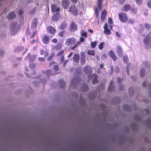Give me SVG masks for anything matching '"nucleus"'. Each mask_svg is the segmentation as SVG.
I'll use <instances>...</instances> for the list:
<instances>
[{
	"mask_svg": "<svg viewBox=\"0 0 151 151\" xmlns=\"http://www.w3.org/2000/svg\"><path fill=\"white\" fill-rule=\"evenodd\" d=\"M76 41L74 38H69L66 40L65 44L67 46H71L74 44Z\"/></svg>",
	"mask_w": 151,
	"mask_h": 151,
	"instance_id": "f257e3e1",
	"label": "nucleus"
},
{
	"mask_svg": "<svg viewBox=\"0 0 151 151\" xmlns=\"http://www.w3.org/2000/svg\"><path fill=\"white\" fill-rule=\"evenodd\" d=\"M69 11L75 16L78 15L77 9L76 6L74 5L71 6L69 8Z\"/></svg>",
	"mask_w": 151,
	"mask_h": 151,
	"instance_id": "f03ea898",
	"label": "nucleus"
},
{
	"mask_svg": "<svg viewBox=\"0 0 151 151\" xmlns=\"http://www.w3.org/2000/svg\"><path fill=\"white\" fill-rule=\"evenodd\" d=\"M119 18L122 22H125L127 20V17L125 13H121L119 14Z\"/></svg>",
	"mask_w": 151,
	"mask_h": 151,
	"instance_id": "7ed1b4c3",
	"label": "nucleus"
},
{
	"mask_svg": "<svg viewBox=\"0 0 151 151\" xmlns=\"http://www.w3.org/2000/svg\"><path fill=\"white\" fill-rule=\"evenodd\" d=\"M62 4L63 7L64 9H67L69 5V2L68 0H63Z\"/></svg>",
	"mask_w": 151,
	"mask_h": 151,
	"instance_id": "20e7f679",
	"label": "nucleus"
},
{
	"mask_svg": "<svg viewBox=\"0 0 151 151\" xmlns=\"http://www.w3.org/2000/svg\"><path fill=\"white\" fill-rule=\"evenodd\" d=\"M51 8L52 11L53 12H57L60 11L59 8L57 7L55 5H52L51 6Z\"/></svg>",
	"mask_w": 151,
	"mask_h": 151,
	"instance_id": "39448f33",
	"label": "nucleus"
},
{
	"mask_svg": "<svg viewBox=\"0 0 151 151\" xmlns=\"http://www.w3.org/2000/svg\"><path fill=\"white\" fill-rule=\"evenodd\" d=\"M47 30L50 33L53 34L55 32L56 30L55 28L52 26H49L47 27Z\"/></svg>",
	"mask_w": 151,
	"mask_h": 151,
	"instance_id": "423d86ee",
	"label": "nucleus"
},
{
	"mask_svg": "<svg viewBox=\"0 0 151 151\" xmlns=\"http://www.w3.org/2000/svg\"><path fill=\"white\" fill-rule=\"evenodd\" d=\"M84 72L87 74L91 73V68L88 66H86L84 68Z\"/></svg>",
	"mask_w": 151,
	"mask_h": 151,
	"instance_id": "0eeeda50",
	"label": "nucleus"
},
{
	"mask_svg": "<svg viewBox=\"0 0 151 151\" xmlns=\"http://www.w3.org/2000/svg\"><path fill=\"white\" fill-rule=\"evenodd\" d=\"M107 12L106 11L104 10L101 13V19L102 21H103L105 19L106 15Z\"/></svg>",
	"mask_w": 151,
	"mask_h": 151,
	"instance_id": "6e6552de",
	"label": "nucleus"
},
{
	"mask_svg": "<svg viewBox=\"0 0 151 151\" xmlns=\"http://www.w3.org/2000/svg\"><path fill=\"white\" fill-rule=\"evenodd\" d=\"M42 40L44 43H47L49 41V37L47 35L44 36L42 38Z\"/></svg>",
	"mask_w": 151,
	"mask_h": 151,
	"instance_id": "1a4fd4ad",
	"label": "nucleus"
},
{
	"mask_svg": "<svg viewBox=\"0 0 151 151\" xmlns=\"http://www.w3.org/2000/svg\"><path fill=\"white\" fill-rule=\"evenodd\" d=\"M77 29L76 25L74 22H72L71 24L70 30L71 31H74Z\"/></svg>",
	"mask_w": 151,
	"mask_h": 151,
	"instance_id": "9d476101",
	"label": "nucleus"
},
{
	"mask_svg": "<svg viewBox=\"0 0 151 151\" xmlns=\"http://www.w3.org/2000/svg\"><path fill=\"white\" fill-rule=\"evenodd\" d=\"M79 56L78 54H75L74 55L73 57V59L74 62L76 63L78 62L79 61Z\"/></svg>",
	"mask_w": 151,
	"mask_h": 151,
	"instance_id": "9b49d317",
	"label": "nucleus"
},
{
	"mask_svg": "<svg viewBox=\"0 0 151 151\" xmlns=\"http://www.w3.org/2000/svg\"><path fill=\"white\" fill-rule=\"evenodd\" d=\"M16 17L15 13L13 12L10 13L8 15L7 17L9 19H12Z\"/></svg>",
	"mask_w": 151,
	"mask_h": 151,
	"instance_id": "f8f14e48",
	"label": "nucleus"
},
{
	"mask_svg": "<svg viewBox=\"0 0 151 151\" xmlns=\"http://www.w3.org/2000/svg\"><path fill=\"white\" fill-rule=\"evenodd\" d=\"M109 54L110 56L114 60H117V58L113 51H110Z\"/></svg>",
	"mask_w": 151,
	"mask_h": 151,
	"instance_id": "ddd939ff",
	"label": "nucleus"
},
{
	"mask_svg": "<svg viewBox=\"0 0 151 151\" xmlns=\"http://www.w3.org/2000/svg\"><path fill=\"white\" fill-rule=\"evenodd\" d=\"M66 26L67 24L66 22H63L61 23V25L60 27V28L61 29H63L66 27Z\"/></svg>",
	"mask_w": 151,
	"mask_h": 151,
	"instance_id": "4468645a",
	"label": "nucleus"
},
{
	"mask_svg": "<svg viewBox=\"0 0 151 151\" xmlns=\"http://www.w3.org/2000/svg\"><path fill=\"white\" fill-rule=\"evenodd\" d=\"M37 22V20L36 18L34 19L32 22V26L34 27H36Z\"/></svg>",
	"mask_w": 151,
	"mask_h": 151,
	"instance_id": "2eb2a0df",
	"label": "nucleus"
},
{
	"mask_svg": "<svg viewBox=\"0 0 151 151\" xmlns=\"http://www.w3.org/2000/svg\"><path fill=\"white\" fill-rule=\"evenodd\" d=\"M130 9L131 7L129 4L125 5L124 6V9L125 11H127L129 10Z\"/></svg>",
	"mask_w": 151,
	"mask_h": 151,
	"instance_id": "dca6fc26",
	"label": "nucleus"
},
{
	"mask_svg": "<svg viewBox=\"0 0 151 151\" xmlns=\"http://www.w3.org/2000/svg\"><path fill=\"white\" fill-rule=\"evenodd\" d=\"M86 62L85 57L84 56L82 55L81 59V64L83 65L85 64Z\"/></svg>",
	"mask_w": 151,
	"mask_h": 151,
	"instance_id": "f3484780",
	"label": "nucleus"
},
{
	"mask_svg": "<svg viewBox=\"0 0 151 151\" xmlns=\"http://www.w3.org/2000/svg\"><path fill=\"white\" fill-rule=\"evenodd\" d=\"M104 32L105 34L107 35H109L111 34V32L110 30L109 29H105Z\"/></svg>",
	"mask_w": 151,
	"mask_h": 151,
	"instance_id": "a211bd4d",
	"label": "nucleus"
},
{
	"mask_svg": "<svg viewBox=\"0 0 151 151\" xmlns=\"http://www.w3.org/2000/svg\"><path fill=\"white\" fill-rule=\"evenodd\" d=\"M105 44L104 42H101L99 45V48L100 50H102L103 48L104 45Z\"/></svg>",
	"mask_w": 151,
	"mask_h": 151,
	"instance_id": "6ab92c4d",
	"label": "nucleus"
},
{
	"mask_svg": "<svg viewBox=\"0 0 151 151\" xmlns=\"http://www.w3.org/2000/svg\"><path fill=\"white\" fill-rule=\"evenodd\" d=\"M58 14H55L52 17V19L54 21H56L58 20Z\"/></svg>",
	"mask_w": 151,
	"mask_h": 151,
	"instance_id": "aec40b11",
	"label": "nucleus"
},
{
	"mask_svg": "<svg viewBox=\"0 0 151 151\" xmlns=\"http://www.w3.org/2000/svg\"><path fill=\"white\" fill-rule=\"evenodd\" d=\"M87 53L88 55H90L92 56H93L95 55V52L93 50H88L87 52Z\"/></svg>",
	"mask_w": 151,
	"mask_h": 151,
	"instance_id": "412c9836",
	"label": "nucleus"
},
{
	"mask_svg": "<svg viewBox=\"0 0 151 151\" xmlns=\"http://www.w3.org/2000/svg\"><path fill=\"white\" fill-rule=\"evenodd\" d=\"M97 43V42L96 41L91 42V47L93 48H95L96 45Z\"/></svg>",
	"mask_w": 151,
	"mask_h": 151,
	"instance_id": "4be33fe9",
	"label": "nucleus"
},
{
	"mask_svg": "<svg viewBox=\"0 0 151 151\" xmlns=\"http://www.w3.org/2000/svg\"><path fill=\"white\" fill-rule=\"evenodd\" d=\"M101 0H98V6L99 9L100 10H101Z\"/></svg>",
	"mask_w": 151,
	"mask_h": 151,
	"instance_id": "5701e85b",
	"label": "nucleus"
},
{
	"mask_svg": "<svg viewBox=\"0 0 151 151\" xmlns=\"http://www.w3.org/2000/svg\"><path fill=\"white\" fill-rule=\"evenodd\" d=\"M54 54H52L50 56H49L47 59L48 61L50 60L53 57Z\"/></svg>",
	"mask_w": 151,
	"mask_h": 151,
	"instance_id": "b1692460",
	"label": "nucleus"
},
{
	"mask_svg": "<svg viewBox=\"0 0 151 151\" xmlns=\"http://www.w3.org/2000/svg\"><path fill=\"white\" fill-rule=\"evenodd\" d=\"M95 12L96 17H98L99 16V12L96 8H95Z\"/></svg>",
	"mask_w": 151,
	"mask_h": 151,
	"instance_id": "393cba45",
	"label": "nucleus"
},
{
	"mask_svg": "<svg viewBox=\"0 0 151 151\" xmlns=\"http://www.w3.org/2000/svg\"><path fill=\"white\" fill-rule=\"evenodd\" d=\"M88 90V88L86 85L84 86V87H83L82 88V90L83 91H86Z\"/></svg>",
	"mask_w": 151,
	"mask_h": 151,
	"instance_id": "a878e982",
	"label": "nucleus"
},
{
	"mask_svg": "<svg viewBox=\"0 0 151 151\" xmlns=\"http://www.w3.org/2000/svg\"><path fill=\"white\" fill-rule=\"evenodd\" d=\"M144 69H142L140 71V75L142 77L144 76Z\"/></svg>",
	"mask_w": 151,
	"mask_h": 151,
	"instance_id": "bb28decb",
	"label": "nucleus"
},
{
	"mask_svg": "<svg viewBox=\"0 0 151 151\" xmlns=\"http://www.w3.org/2000/svg\"><path fill=\"white\" fill-rule=\"evenodd\" d=\"M80 44V43L79 42H77V44H76L74 46L72 47H71V49L73 50L74 49V48H76L78 46V44Z\"/></svg>",
	"mask_w": 151,
	"mask_h": 151,
	"instance_id": "cd10ccee",
	"label": "nucleus"
},
{
	"mask_svg": "<svg viewBox=\"0 0 151 151\" xmlns=\"http://www.w3.org/2000/svg\"><path fill=\"white\" fill-rule=\"evenodd\" d=\"M64 31L60 32V33H59V36L62 37H63V34H64Z\"/></svg>",
	"mask_w": 151,
	"mask_h": 151,
	"instance_id": "c85d7f7f",
	"label": "nucleus"
},
{
	"mask_svg": "<svg viewBox=\"0 0 151 151\" xmlns=\"http://www.w3.org/2000/svg\"><path fill=\"white\" fill-rule=\"evenodd\" d=\"M81 35L82 36H84L85 37H86L87 36V34L86 32H82L81 33Z\"/></svg>",
	"mask_w": 151,
	"mask_h": 151,
	"instance_id": "c756f323",
	"label": "nucleus"
},
{
	"mask_svg": "<svg viewBox=\"0 0 151 151\" xmlns=\"http://www.w3.org/2000/svg\"><path fill=\"white\" fill-rule=\"evenodd\" d=\"M113 83H114V82H113V81H111V82H110V85H109V90H110L111 89V87L113 85Z\"/></svg>",
	"mask_w": 151,
	"mask_h": 151,
	"instance_id": "7c9ffc66",
	"label": "nucleus"
},
{
	"mask_svg": "<svg viewBox=\"0 0 151 151\" xmlns=\"http://www.w3.org/2000/svg\"><path fill=\"white\" fill-rule=\"evenodd\" d=\"M108 22L111 24L113 23V21L111 18H109L108 19Z\"/></svg>",
	"mask_w": 151,
	"mask_h": 151,
	"instance_id": "2f4dec72",
	"label": "nucleus"
},
{
	"mask_svg": "<svg viewBox=\"0 0 151 151\" xmlns=\"http://www.w3.org/2000/svg\"><path fill=\"white\" fill-rule=\"evenodd\" d=\"M117 51L118 52H121L122 51V49L119 46L117 47Z\"/></svg>",
	"mask_w": 151,
	"mask_h": 151,
	"instance_id": "473e14b6",
	"label": "nucleus"
},
{
	"mask_svg": "<svg viewBox=\"0 0 151 151\" xmlns=\"http://www.w3.org/2000/svg\"><path fill=\"white\" fill-rule=\"evenodd\" d=\"M64 51H61L60 52H59L58 54V56H60V55H62L64 53Z\"/></svg>",
	"mask_w": 151,
	"mask_h": 151,
	"instance_id": "72a5a7b5",
	"label": "nucleus"
},
{
	"mask_svg": "<svg viewBox=\"0 0 151 151\" xmlns=\"http://www.w3.org/2000/svg\"><path fill=\"white\" fill-rule=\"evenodd\" d=\"M98 81L96 78L94 79L93 81L92 82V83L93 84H95L96 83H97L98 82Z\"/></svg>",
	"mask_w": 151,
	"mask_h": 151,
	"instance_id": "f704fd0d",
	"label": "nucleus"
},
{
	"mask_svg": "<svg viewBox=\"0 0 151 151\" xmlns=\"http://www.w3.org/2000/svg\"><path fill=\"white\" fill-rule=\"evenodd\" d=\"M136 1L138 4H140L142 3V0H136Z\"/></svg>",
	"mask_w": 151,
	"mask_h": 151,
	"instance_id": "c9c22d12",
	"label": "nucleus"
},
{
	"mask_svg": "<svg viewBox=\"0 0 151 151\" xmlns=\"http://www.w3.org/2000/svg\"><path fill=\"white\" fill-rule=\"evenodd\" d=\"M54 69L55 71H57L58 70V65H55L54 67Z\"/></svg>",
	"mask_w": 151,
	"mask_h": 151,
	"instance_id": "e433bc0d",
	"label": "nucleus"
},
{
	"mask_svg": "<svg viewBox=\"0 0 151 151\" xmlns=\"http://www.w3.org/2000/svg\"><path fill=\"white\" fill-rule=\"evenodd\" d=\"M50 70H47L45 72V74L47 75H49L50 73Z\"/></svg>",
	"mask_w": 151,
	"mask_h": 151,
	"instance_id": "4c0bfd02",
	"label": "nucleus"
},
{
	"mask_svg": "<svg viewBox=\"0 0 151 151\" xmlns=\"http://www.w3.org/2000/svg\"><path fill=\"white\" fill-rule=\"evenodd\" d=\"M52 42L55 43H56L57 42V40L56 39H53L52 40Z\"/></svg>",
	"mask_w": 151,
	"mask_h": 151,
	"instance_id": "58836bf2",
	"label": "nucleus"
},
{
	"mask_svg": "<svg viewBox=\"0 0 151 151\" xmlns=\"http://www.w3.org/2000/svg\"><path fill=\"white\" fill-rule=\"evenodd\" d=\"M84 41V38L83 37H81L80 39V41L81 42H83Z\"/></svg>",
	"mask_w": 151,
	"mask_h": 151,
	"instance_id": "ea45409f",
	"label": "nucleus"
},
{
	"mask_svg": "<svg viewBox=\"0 0 151 151\" xmlns=\"http://www.w3.org/2000/svg\"><path fill=\"white\" fill-rule=\"evenodd\" d=\"M23 11L21 10H19V11L18 13H19V14L20 15H22L23 14Z\"/></svg>",
	"mask_w": 151,
	"mask_h": 151,
	"instance_id": "a19ab883",
	"label": "nucleus"
},
{
	"mask_svg": "<svg viewBox=\"0 0 151 151\" xmlns=\"http://www.w3.org/2000/svg\"><path fill=\"white\" fill-rule=\"evenodd\" d=\"M125 62H126L127 60H128V58L126 56H124L123 58Z\"/></svg>",
	"mask_w": 151,
	"mask_h": 151,
	"instance_id": "79ce46f5",
	"label": "nucleus"
},
{
	"mask_svg": "<svg viewBox=\"0 0 151 151\" xmlns=\"http://www.w3.org/2000/svg\"><path fill=\"white\" fill-rule=\"evenodd\" d=\"M39 60L40 61H43L45 60V59L44 58H39Z\"/></svg>",
	"mask_w": 151,
	"mask_h": 151,
	"instance_id": "37998d69",
	"label": "nucleus"
},
{
	"mask_svg": "<svg viewBox=\"0 0 151 151\" xmlns=\"http://www.w3.org/2000/svg\"><path fill=\"white\" fill-rule=\"evenodd\" d=\"M104 29H108L107 28V23H105L104 27Z\"/></svg>",
	"mask_w": 151,
	"mask_h": 151,
	"instance_id": "c03bdc74",
	"label": "nucleus"
},
{
	"mask_svg": "<svg viewBox=\"0 0 151 151\" xmlns=\"http://www.w3.org/2000/svg\"><path fill=\"white\" fill-rule=\"evenodd\" d=\"M147 5H148V6L149 7H151V1H150L148 2V3L147 4Z\"/></svg>",
	"mask_w": 151,
	"mask_h": 151,
	"instance_id": "a18cd8bd",
	"label": "nucleus"
},
{
	"mask_svg": "<svg viewBox=\"0 0 151 151\" xmlns=\"http://www.w3.org/2000/svg\"><path fill=\"white\" fill-rule=\"evenodd\" d=\"M116 35L118 37H120V35L119 33L118 32H116Z\"/></svg>",
	"mask_w": 151,
	"mask_h": 151,
	"instance_id": "49530a36",
	"label": "nucleus"
},
{
	"mask_svg": "<svg viewBox=\"0 0 151 151\" xmlns=\"http://www.w3.org/2000/svg\"><path fill=\"white\" fill-rule=\"evenodd\" d=\"M72 2L74 3H76L77 2V0H71Z\"/></svg>",
	"mask_w": 151,
	"mask_h": 151,
	"instance_id": "de8ad7c7",
	"label": "nucleus"
},
{
	"mask_svg": "<svg viewBox=\"0 0 151 151\" xmlns=\"http://www.w3.org/2000/svg\"><path fill=\"white\" fill-rule=\"evenodd\" d=\"M40 52L41 54L42 55H43L44 53V50H41Z\"/></svg>",
	"mask_w": 151,
	"mask_h": 151,
	"instance_id": "09e8293b",
	"label": "nucleus"
},
{
	"mask_svg": "<svg viewBox=\"0 0 151 151\" xmlns=\"http://www.w3.org/2000/svg\"><path fill=\"white\" fill-rule=\"evenodd\" d=\"M72 54H73V52H70L69 54V55H68V57L69 58L70 57H71L72 56Z\"/></svg>",
	"mask_w": 151,
	"mask_h": 151,
	"instance_id": "8fccbe9b",
	"label": "nucleus"
},
{
	"mask_svg": "<svg viewBox=\"0 0 151 151\" xmlns=\"http://www.w3.org/2000/svg\"><path fill=\"white\" fill-rule=\"evenodd\" d=\"M64 57L63 56L61 58V61L63 62L64 61Z\"/></svg>",
	"mask_w": 151,
	"mask_h": 151,
	"instance_id": "3c124183",
	"label": "nucleus"
},
{
	"mask_svg": "<svg viewBox=\"0 0 151 151\" xmlns=\"http://www.w3.org/2000/svg\"><path fill=\"white\" fill-rule=\"evenodd\" d=\"M48 54L47 52H45V56L46 57H47V56H48Z\"/></svg>",
	"mask_w": 151,
	"mask_h": 151,
	"instance_id": "603ef678",
	"label": "nucleus"
},
{
	"mask_svg": "<svg viewBox=\"0 0 151 151\" xmlns=\"http://www.w3.org/2000/svg\"><path fill=\"white\" fill-rule=\"evenodd\" d=\"M145 110L146 111L147 114H148L149 113V109H145Z\"/></svg>",
	"mask_w": 151,
	"mask_h": 151,
	"instance_id": "864d4df0",
	"label": "nucleus"
},
{
	"mask_svg": "<svg viewBox=\"0 0 151 151\" xmlns=\"http://www.w3.org/2000/svg\"><path fill=\"white\" fill-rule=\"evenodd\" d=\"M88 31L89 32H90L91 33H93V31L92 30H91V29H89L88 30Z\"/></svg>",
	"mask_w": 151,
	"mask_h": 151,
	"instance_id": "5fc2aeb1",
	"label": "nucleus"
},
{
	"mask_svg": "<svg viewBox=\"0 0 151 151\" xmlns=\"http://www.w3.org/2000/svg\"><path fill=\"white\" fill-rule=\"evenodd\" d=\"M104 65L102 64H101L100 65V67L101 68H102L103 67Z\"/></svg>",
	"mask_w": 151,
	"mask_h": 151,
	"instance_id": "6e6d98bb",
	"label": "nucleus"
},
{
	"mask_svg": "<svg viewBox=\"0 0 151 151\" xmlns=\"http://www.w3.org/2000/svg\"><path fill=\"white\" fill-rule=\"evenodd\" d=\"M67 62H68V60H66V61H65V62L64 63V64H63L64 66H65V65L66 64V63Z\"/></svg>",
	"mask_w": 151,
	"mask_h": 151,
	"instance_id": "4d7b16f0",
	"label": "nucleus"
},
{
	"mask_svg": "<svg viewBox=\"0 0 151 151\" xmlns=\"http://www.w3.org/2000/svg\"><path fill=\"white\" fill-rule=\"evenodd\" d=\"M122 81V79H121V78H118V81L119 82H120V81Z\"/></svg>",
	"mask_w": 151,
	"mask_h": 151,
	"instance_id": "13d9d810",
	"label": "nucleus"
},
{
	"mask_svg": "<svg viewBox=\"0 0 151 151\" xmlns=\"http://www.w3.org/2000/svg\"><path fill=\"white\" fill-rule=\"evenodd\" d=\"M124 1H125V0H123V1L122 2H120V3L121 4H123L124 3Z\"/></svg>",
	"mask_w": 151,
	"mask_h": 151,
	"instance_id": "bf43d9fd",
	"label": "nucleus"
},
{
	"mask_svg": "<svg viewBox=\"0 0 151 151\" xmlns=\"http://www.w3.org/2000/svg\"><path fill=\"white\" fill-rule=\"evenodd\" d=\"M55 63V62H52V63H51L50 64V65H51L52 64H54V63Z\"/></svg>",
	"mask_w": 151,
	"mask_h": 151,
	"instance_id": "052dcab7",
	"label": "nucleus"
},
{
	"mask_svg": "<svg viewBox=\"0 0 151 151\" xmlns=\"http://www.w3.org/2000/svg\"><path fill=\"white\" fill-rule=\"evenodd\" d=\"M36 34V32H35L33 33V35L32 37H33Z\"/></svg>",
	"mask_w": 151,
	"mask_h": 151,
	"instance_id": "680f3d73",
	"label": "nucleus"
},
{
	"mask_svg": "<svg viewBox=\"0 0 151 151\" xmlns=\"http://www.w3.org/2000/svg\"><path fill=\"white\" fill-rule=\"evenodd\" d=\"M62 82L63 85V86H64L65 85L64 82H63V81H62Z\"/></svg>",
	"mask_w": 151,
	"mask_h": 151,
	"instance_id": "e2e57ef3",
	"label": "nucleus"
},
{
	"mask_svg": "<svg viewBox=\"0 0 151 151\" xmlns=\"http://www.w3.org/2000/svg\"><path fill=\"white\" fill-rule=\"evenodd\" d=\"M148 24H145V27H148Z\"/></svg>",
	"mask_w": 151,
	"mask_h": 151,
	"instance_id": "0e129e2a",
	"label": "nucleus"
},
{
	"mask_svg": "<svg viewBox=\"0 0 151 151\" xmlns=\"http://www.w3.org/2000/svg\"><path fill=\"white\" fill-rule=\"evenodd\" d=\"M92 76H93L94 77H96V75H93Z\"/></svg>",
	"mask_w": 151,
	"mask_h": 151,
	"instance_id": "69168bd1",
	"label": "nucleus"
},
{
	"mask_svg": "<svg viewBox=\"0 0 151 151\" xmlns=\"http://www.w3.org/2000/svg\"><path fill=\"white\" fill-rule=\"evenodd\" d=\"M110 28H111V29H112V26H110Z\"/></svg>",
	"mask_w": 151,
	"mask_h": 151,
	"instance_id": "338daca9",
	"label": "nucleus"
},
{
	"mask_svg": "<svg viewBox=\"0 0 151 151\" xmlns=\"http://www.w3.org/2000/svg\"><path fill=\"white\" fill-rule=\"evenodd\" d=\"M97 58L99 60V57L98 56H97Z\"/></svg>",
	"mask_w": 151,
	"mask_h": 151,
	"instance_id": "774afa93",
	"label": "nucleus"
}]
</instances>
